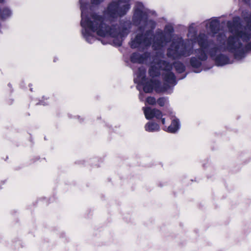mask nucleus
Listing matches in <instances>:
<instances>
[{"label":"nucleus","mask_w":251,"mask_h":251,"mask_svg":"<svg viewBox=\"0 0 251 251\" xmlns=\"http://www.w3.org/2000/svg\"><path fill=\"white\" fill-rule=\"evenodd\" d=\"M148 15L149 10L143 3L136 2L132 19L133 24L139 26V29L141 31L148 25L151 29L138 33L135 38L131 39L130 46L132 49L143 51L151 45L154 50H161L172 41L174 27L172 24H168L165 25L164 30L158 28L153 34V30L155 28L156 23L154 20H149Z\"/></svg>","instance_id":"nucleus-1"},{"label":"nucleus","mask_w":251,"mask_h":251,"mask_svg":"<svg viewBox=\"0 0 251 251\" xmlns=\"http://www.w3.org/2000/svg\"><path fill=\"white\" fill-rule=\"evenodd\" d=\"M132 69L135 76L134 81L138 84L137 89L140 91L141 85H143L144 92L146 93H151L154 89L157 93L165 92L167 94H170L177 83L176 77L172 72L166 71L163 75V84L162 85L159 80H151L146 82V70L143 66L139 67L137 71L133 68Z\"/></svg>","instance_id":"nucleus-2"},{"label":"nucleus","mask_w":251,"mask_h":251,"mask_svg":"<svg viewBox=\"0 0 251 251\" xmlns=\"http://www.w3.org/2000/svg\"><path fill=\"white\" fill-rule=\"evenodd\" d=\"M172 42L167 49V55L173 59H178L188 57L193 54L194 47L189 39H184L178 35L172 34Z\"/></svg>","instance_id":"nucleus-3"},{"label":"nucleus","mask_w":251,"mask_h":251,"mask_svg":"<svg viewBox=\"0 0 251 251\" xmlns=\"http://www.w3.org/2000/svg\"><path fill=\"white\" fill-rule=\"evenodd\" d=\"M173 66L169 62L165 60L154 59V62L151 63L150 68L149 70L150 76L152 78L159 76L160 75V71H164L163 75L166 71L172 72Z\"/></svg>","instance_id":"nucleus-4"},{"label":"nucleus","mask_w":251,"mask_h":251,"mask_svg":"<svg viewBox=\"0 0 251 251\" xmlns=\"http://www.w3.org/2000/svg\"><path fill=\"white\" fill-rule=\"evenodd\" d=\"M195 57L190 58V63L193 68L198 69L201 65V62L207 59L205 50L202 49H196L194 50Z\"/></svg>","instance_id":"nucleus-5"},{"label":"nucleus","mask_w":251,"mask_h":251,"mask_svg":"<svg viewBox=\"0 0 251 251\" xmlns=\"http://www.w3.org/2000/svg\"><path fill=\"white\" fill-rule=\"evenodd\" d=\"M143 110L146 118L148 120H151L155 118L157 120H160L163 125L165 124V119L163 118L162 112L156 109L151 108L150 107H143Z\"/></svg>","instance_id":"nucleus-6"},{"label":"nucleus","mask_w":251,"mask_h":251,"mask_svg":"<svg viewBox=\"0 0 251 251\" xmlns=\"http://www.w3.org/2000/svg\"><path fill=\"white\" fill-rule=\"evenodd\" d=\"M212 42V40L208 39L207 34L203 32H200L192 43L197 42L200 47L199 49H202L204 50L210 47Z\"/></svg>","instance_id":"nucleus-7"},{"label":"nucleus","mask_w":251,"mask_h":251,"mask_svg":"<svg viewBox=\"0 0 251 251\" xmlns=\"http://www.w3.org/2000/svg\"><path fill=\"white\" fill-rule=\"evenodd\" d=\"M205 27L208 29L213 37L220 31V22L218 17H214L205 22Z\"/></svg>","instance_id":"nucleus-8"},{"label":"nucleus","mask_w":251,"mask_h":251,"mask_svg":"<svg viewBox=\"0 0 251 251\" xmlns=\"http://www.w3.org/2000/svg\"><path fill=\"white\" fill-rule=\"evenodd\" d=\"M150 53L145 52L140 54L138 52L133 53L130 56V61L133 63L142 64L146 61L150 57Z\"/></svg>","instance_id":"nucleus-9"},{"label":"nucleus","mask_w":251,"mask_h":251,"mask_svg":"<svg viewBox=\"0 0 251 251\" xmlns=\"http://www.w3.org/2000/svg\"><path fill=\"white\" fill-rule=\"evenodd\" d=\"M241 16L246 23V25L241 27L248 28V31L251 33V12L249 13L247 10H243Z\"/></svg>","instance_id":"nucleus-10"},{"label":"nucleus","mask_w":251,"mask_h":251,"mask_svg":"<svg viewBox=\"0 0 251 251\" xmlns=\"http://www.w3.org/2000/svg\"><path fill=\"white\" fill-rule=\"evenodd\" d=\"M195 23L191 24L188 27V32L187 33V37L190 40V42H193L197 36V29L195 26Z\"/></svg>","instance_id":"nucleus-11"},{"label":"nucleus","mask_w":251,"mask_h":251,"mask_svg":"<svg viewBox=\"0 0 251 251\" xmlns=\"http://www.w3.org/2000/svg\"><path fill=\"white\" fill-rule=\"evenodd\" d=\"M145 129L147 131L153 132L158 131L160 130V126L156 123L149 122L145 126Z\"/></svg>","instance_id":"nucleus-12"},{"label":"nucleus","mask_w":251,"mask_h":251,"mask_svg":"<svg viewBox=\"0 0 251 251\" xmlns=\"http://www.w3.org/2000/svg\"><path fill=\"white\" fill-rule=\"evenodd\" d=\"M180 127V124L178 119H175L173 120L170 126L168 128L167 131L170 133H175Z\"/></svg>","instance_id":"nucleus-13"},{"label":"nucleus","mask_w":251,"mask_h":251,"mask_svg":"<svg viewBox=\"0 0 251 251\" xmlns=\"http://www.w3.org/2000/svg\"><path fill=\"white\" fill-rule=\"evenodd\" d=\"M4 1H3V2ZM1 3H2L1 2ZM12 15V11L7 7H4L0 10V17L1 19H4L10 17Z\"/></svg>","instance_id":"nucleus-14"},{"label":"nucleus","mask_w":251,"mask_h":251,"mask_svg":"<svg viewBox=\"0 0 251 251\" xmlns=\"http://www.w3.org/2000/svg\"><path fill=\"white\" fill-rule=\"evenodd\" d=\"M173 65L177 73H182L185 70V66L180 62H175L173 63Z\"/></svg>","instance_id":"nucleus-15"},{"label":"nucleus","mask_w":251,"mask_h":251,"mask_svg":"<svg viewBox=\"0 0 251 251\" xmlns=\"http://www.w3.org/2000/svg\"><path fill=\"white\" fill-rule=\"evenodd\" d=\"M156 102L160 106L162 107L168 102V100L166 98L161 97L157 100Z\"/></svg>","instance_id":"nucleus-16"},{"label":"nucleus","mask_w":251,"mask_h":251,"mask_svg":"<svg viewBox=\"0 0 251 251\" xmlns=\"http://www.w3.org/2000/svg\"><path fill=\"white\" fill-rule=\"evenodd\" d=\"M156 99L153 97H149L146 99V102L150 105H154L156 103Z\"/></svg>","instance_id":"nucleus-17"},{"label":"nucleus","mask_w":251,"mask_h":251,"mask_svg":"<svg viewBox=\"0 0 251 251\" xmlns=\"http://www.w3.org/2000/svg\"><path fill=\"white\" fill-rule=\"evenodd\" d=\"M139 99L141 101H143L144 99V93L142 92H140L139 96Z\"/></svg>","instance_id":"nucleus-18"},{"label":"nucleus","mask_w":251,"mask_h":251,"mask_svg":"<svg viewBox=\"0 0 251 251\" xmlns=\"http://www.w3.org/2000/svg\"><path fill=\"white\" fill-rule=\"evenodd\" d=\"M239 1L244 2L245 3H249L251 0H239Z\"/></svg>","instance_id":"nucleus-19"},{"label":"nucleus","mask_w":251,"mask_h":251,"mask_svg":"<svg viewBox=\"0 0 251 251\" xmlns=\"http://www.w3.org/2000/svg\"><path fill=\"white\" fill-rule=\"evenodd\" d=\"M201 71V69H199L198 70L194 71V72L198 73H200Z\"/></svg>","instance_id":"nucleus-20"},{"label":"nucleus","mask_w":251,"mask_h":251,"mask_svg":"<svg viewBox=\"0 0 251 251\" xmlns=\"http://www.w3.org/2000/svg\"><path fill=\"white\" fill-rule=\"evenodd\" d=\"M186 76V74L183 77L181 78V79H183V78H185Z\"/></svg>","instance_id":"nucleus-21"},{"label":"nucleus","mask_w":251,"mask_h":251,"mask_svg":"<svg viewBox=\"0 0 251 251\" xmlns=\"http://www.w3.org/2000/svg\"><path fill=\"white\" fill-rule=\"evenodd\" d=\"M101 42H102V43L103 44H106L107 43H104V42H103V41H101Z\"/></svg>","instance_id":"nucleus-22"},{"label":"nucleus","mask_w":251,"mask_h":251,"mask_svg":"<svg viewBox=\"0 0 251 251\" xmlns=\"http://www.w3.org/2000/svg\"><path fill=\"white\" fill-rule=\"evenodd\" d=\"M4 0H0V2H3Z\"/></svg>","instance_id":"nucleus-23"},{"label":"nucleus","mask_w":251,"mask_h":251,"mask_svg":"<svg viewBox=\"0 0 251 251\" xmlns=\"http://www.w3.org/2000/svg\"><path fill=\"white\" fill-rule=\"evenodd\" d=\"M41 104L45 105L46 104L43 103H41Z\"/></svg>","instance_id":"nucleus-24"}]
</instances>
